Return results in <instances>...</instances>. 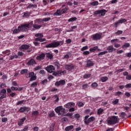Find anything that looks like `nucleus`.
I'll use <instances>...</instances> for the list:
<instances>
[{"instance_id": "nucleus-49", "label": "nucleus", "mask_w": 131, "mask_h": 131, "mask_svg": "<svg viewBox=\"0 0 131 131\" xmlns=\"http://www.w3.org/2000/svg\"><path fill=\"white\" fill-rule=\"evenodd\" d=\"M89 84H85L82 85V90H86L89 88Z\"/></svg>"}, {"instance_id": "nucleus-41", "label": "nucleus", "mask_w": 131, "mask_h": 131, "mask_svg": "<svg viewBox=\"0 0 131 131\" xmlns=\"http://www.w3.org/2000/svg\"><path fill=\"white\" fill-rule=\"evenodd\" d=\"M28 72V70L23 69L20 71V74H25V73H27Z\"/></svg>"}, {"instance_id": "nucleus-30", "label": "nucleus", "mask_w": 131, "mask_h": 131, "mask_svg": "<svg viewBox=\"0 0 131 131\" xmlns=\"http://www.w3.org/2000/svg\"><path fill=\"white\" fill-rule=\"evenodd\" d=\"M77 20V18L76 17H71V18L68 19V22H74V21H76Z\"/></svg>"}, {"instance_id": "nucleus-50", "label": "nucleus", "mask_w": 131, "mask_h": 131, "mask_svg": "<svg viewBox=\"0 0 131 131\" xmlns=\"http://www.w3.org/2000/svg\"><path fill=\"white\" fill-rule=\"evenodd\" d=\"M6 86L7 85H6V83H0V88H1V89H4V88H6Z\"/></svg>"}, {"instance_id": "nucleus-36", "label": "nucleus", "mask_w": 131, "mask_h": 131, "mask_svg": "<svg viewBox=\"0 0 131 131\" xmlns=\"http://www.w3.org/2000/svg\"><path fill=\"white\" fill-rule=\"evenodd\" d=\"M125 116H126V114H125V113L124 112L121 113L120 115V117H121L122 119H123L124 118V117H125Z\"/></svg>"}, {"instance_id": "nucleus-54", "label": "nucleus", "mask_w": 131, "mask_h": 131, "mask_svg": "<svg viewBox=\"0 0 131 131\" xmlns=\"http://www.w3.org/2000/svg\"><path fill=\"white\" fill-rule=\"evenodd\" d=\"M3 54H5L7 56H9V55H10V54H11V53H10V51L8 50L7 51H3Z\"/></svg>"}, {"instance_id": "nucleus-39", "label": "nucleus", "mask_w": 131, "mask_h": 131, "mask_svg": "<svg viewBox=\"0 0 131 131\" xmlns=\"http://www.w3.org/2000/svg\"><path fill=\"white\" fill-rule=\"evenodd\" d=\"M98 49V47L96 46V47H94L93 48H90V52H94L95 51H96V50H97Z\"/></svg>"}, {"instance_id": "nucleus-5", "label": "nucleus", "mask_w": 131, "mask_h": 131, "mask_svg": "<svg viewBox=\"0 0 131 131\" xmlns=\"http://www.w3.org/2000/svg\"><path fill=\"white\" fill-rule=\"evenodd\" d=\"M106 13H107V10L105 9L97 10L94 12L95 15H98L99 17H104Z\"/></svg>"}, {"instance_id": "nucleus-13", "label": "nucleus", "mask_w": 131, "mask_h": 131, "mask_svg": "<svg viewBox=\"0 0 131 131\" xmlns=\"http://www.w3.org/2000/svg\"><path fill=\"white\" fill-rule=\"evenodd\" d=\"M74 106H75L74 102H69L65 105L66 108H68V109L72 108V107H74Z\"/></svg>"}, {"instance_id": "nucleus-23", "label": "nucleus", "mask_w": 131, "mask_h": 131, "mask_svg": "<svg viewBox=\"0 0 131 131\" xmlns=\"http://www.w3.org/2000/svg\"><path fill=\"white\" fill-rule=\"evenodd\" d=\"M29 48V45H24L21 46L20 49L21 50H28Z\"/></svg>"}, {"instance_id": "nucleus-42", "label": "nucleus", "mask_w": 131, "mask_h": 131, "mask_svg": "<svg viewBox=\"0 0 131 131\" xmlns=\"http://www.w3.org/2000/svg\"><path fill=\"white\" fill-rule=\"evenodd\" d=\"M37 86V82H34L31 85V88H36Z\"/></svg>"}, {"instance_id": "nucleus-17", "label": "nucleus", "mask_w": 131, "mask_h": 131, "mask_svg": "<svg viewBox=\"0 0 131 131\" xmlns=\"http://www.w3.org/2000/svg\"><path fill=\"white\" fill-rule=\"evenodd\" d=\"M64 71H59L57 73L55 72L53 73V75H55V76H58V75H63V74H64Z\"/></svg>"}, {"instance_id": "nucleus-29", "label": "nucleus", "mask_w": 131, "mask_h": 131, "mask_svg": "<svg viewBox=\"0 0 131 131\" xmlns=\"http://www.w3.org/2000/svg\"><path fill=\"white\" fill-rule=\"evenodd\" d=\"M130 46V45L129 44V43L126 42L122 47V48L125 49V48H129Z\"/></svg>"}, {"instance_id": "nucleus-26", "label": "nucleus", "mask_w": 131, "mask_h": 131, "mask_svg": "<svg viewBox=\"0 0 131 131\" xmlns=\"http://www.w3.org/2000/svg\"><path fill=\"white\" fill-rule=\"evenodd\" d=\"M103 112H104V110L102 109V108H100L97 111V114L98 115H101V114H102Z\"/></svg>"}, {"instance_id": "nucleus-61", "label": "nucleus", "mask_w": 131, "mask_h": 131, "mask_svg": "<svg viewBox=\"0 0 131 131\" xmlns=\"http://www.w3.org/2000/svg\"><path fill=\"white\" fill-rule=\"evenodd\" d=\"M121 95H122V92H120V91H118L117 92H116V96H120Z\"/></svg>"}, {"instance_id": "nucleus-25", "label": "nucleus", "mask_w": 131, "mask_h": 131, "mask_svg": "<svg viewBox=\"0 0 131 131\" xmlns=\"http://www.w3.org/2000/svg\"><path fill=\"white\" fill-rule=\"evenodd\" d=\"M35 36L39 38H42V37H43V35L42 33H37L35 35Z\"/></svg>"}, {"instance_id": "nucleus-40", "label": "nucleus", "mask_w": 131, "mask_h": 131, "mask_svg": "<svg viewBox=\"0 0 131 131\" xmlns=\"http://www.w3.org/2000/svg\"><path fill=\"white\" fill-rule=\"evenodd\" d=\"M91 86H92V88H93V89H96V88H97L98 86V83H97L96 82L93 83L91 84Z\"/></svg>"}, {"instance_id": "nucleus-55", "label": "nucleus", "mask_w": 131, "mask_h": 131, "mask_svg": "<svg viewBox=\"0 0 131 131\" xmlns=\"http://www.w3.org/2000/svg\"><path fill=\"white\" fill-rule=\"evenodd\" d=\"M118 102H119V100L117 99L113 102V104L114 105H117V104H118Z\"/></svg>"}, {"instance_id": "nucleus-11", "label": "nucleus", "mask_w": 131, "mask_h": 131, "mask_svg": "<svg viewBox=\"0 0 131 131\" xmlns=\"http://www.w3.org/2000/svg\"><path fill=\"white\" fill-rule=\"evenodd\" d=\"M46 57V54L45 53H41L37 56L36 58V60L38 61H41V60H43Z\"/></svg>"}, {"instance_id": "nucleus-60", "label": "nucleus", "mask_w": 131, "mask_h": 131, "mask_svg": "<svg viewBox=\"0 0 131 131\" xmlns=\"http://www.w3.org/2000/svg\"><path fill=\"white\" fill-rule=\"evenodd\" d=\"M74 117L75 118H76L77 119H78V118L80 117V115H79V114H76L74 116Z\"/></svg>"}, {"instance_id": "nucleus-56", "label": "nucleus", "mask_w": 131, "mask_h": 131, "mask_svg": "<svg viewBox=\"0 0 131 131\" xmlns=\"http://www.w3.org/2000/svg\"><path fill=\"white\" fill-rule=\"evenodd\" d=\"M59 81L60 84V85L61 84L62 85H63V84H65L66 83L65 80H61Z\"/></svg>"}, {"instance_id": "nucleus-62", "label": "nucleus", "mask_w": 131, "mask_h": 131, "mask_svg": "<svg viewBox=\"0 0 131 131\" xmlns=\"http://www.w3.org/2000/svg\"><path fill=\"white\" fill-rule=\"evenodd\" d=\"M91 77V74H85L83 76V78H89Z\"/></svg>"}, {"instance_id": "nucleus-48", "label": "nucleus", "mask_w": 131, "mask_h": 131, "mask_svg": "<svg viewBox=\"0 0 131 131\" xmlns=\"http://www.w3.org/2000/svg\"><path fill=\"white\" fill-rule=\"evenodd\" d=\"M4 94H7V90L5 89H2L0 92V95H2Z\"/></svg>"}, {"instance_id": "nucleus-38", "label": "nucleus", "mask_w": 131, "mask_h": 131, "mask_svg": "<svg viewBox=\"0 0 131 131\" xmlns=\"http://www.w3.org/2000/svg\"><path fill=\"white\" fill-rule=\"evenodd\" d=\"M36 115H38V111H36L32 113V116L34 117V116H36Z\"/></svg>"}, {"instance_id": "nucleus-12", "label": "nucleus", "mask_w": 131, "mask_h": 131, "mask_svg": "<svg viewBox=\"0 0 131 131\" xmlns=\"http://www.w3.org/2000/svg\"><path fill=\"white\" fill-rule=\"evenodd\" d=\"M30 111V108L29 107H21L19 108V111L21 113L23 112H28L29 111Z\"/></svg>"}, {"instance_id": "nucleus-6", "label": "nucleus", "mask_w": 131, "mask_h": 131, "mask_svg": "<svg viewBox=\"0 0 131 131\" xmlns=\"http://www.w3.org/2000/svg\"><path fill=\"white\" fill-rule=\"evenodd\" d=\"M46 70L48 71L49 73H56L55 71H56L55 69V67L53 66L50 65L46 68Z\"/></svg>"}, {"instance_id": "nucleus-47", "label": "nucleus", "mask_w": 131, "mask_h": 131, "mask_svg": "<svg viewBox=\"0 0 131 131\" xmlns=\"http://www.w3.org/2000/svg\"><path fill=\"white\" fill-rule=\"evenodd\" d=\"M51 20V17H46L42 19V21L43 22H48V21H50Z\"/></svg>"}, {"instance_id": "nucleus-9", "label": "nucleus", "mask_w": 131, "mask_h": 131, "mask_svg": "<svg viewBox=\"0 0 131 131\" xmlns=\"http://www.w3.org/2000/svg\"><path fill=\"white\" fill-rule=\"evenodd\" d=\"M65 69H66V70H69V71H71V70H73V69H74V65L72 63L66 64Z\"/></svg>"}, {"instance_id": "nucleus-21", "label": "nucleus", "mask_w": 131, "mask_h": 131, "mask_svg": "<svg viewBox=\"0 0 131 131\" xmlns=\"http://www.w3.org/2000/svg\"><path fill=\"white\" fill-rule=\"evenodd\" d=\"M23 14H24V15L23 16V18H28V17L30 16V13L28 12V11L24 12Z\"/></svg>"}, {"instance_id": "nucleus-45", "label": "nucleus", "mask_w": 131, "mask_h": 131, "mask_svg": "<svg viewBox=\"0 0 131 131\" xmlns=\"http://www.w3.org/2000/svg\"><path fill=\"white\" fill-rule=\"evenodd\" d=\"M49 115L50 117H53L55 116V112L54 111H51L49 113Z\"/></svg>"}, {"instance_id": "nucleus-33", "label": "nucleus", "mask_w": 131, "mask_h": 131, "mask_svg": "<svg viewBox=\"0 0 131 131\" xmlns=\"http://www.w3.org/2000/svg\"><path fill=\"white\" fill-rule=\"evenodd\" d=\"M54 129H55V123H53L50 127V131H54Z\"/></svg>"}, {"instance_id": "nucleus-18", "label": "nucleus", "mask_w": 131, "mask_h": 131, "mask_svg": "<svg viewBox=\"0 0 131 131\" xmlns=\"http://www.w3.org/2000/svg\"><path fill=\"white\" fill-rule=\"evenodd\" d=\"M25 120H26V117H24L23 119H21L20 121L18 122V125H19V126H21V125H22V124L24 123V121H25Z\"/></svg>"}, {"instance_id": "nucleus-34", "label": "nucleus", "mask_w": 131, "mask_h": 131, "mask_svg": "<svg viewBox=\"0 0 131 131\" xmlns=\"http://www.w3.org/2000/svg\"><path fill=\"white\" fill-rule=\"evenodd\" d=\"M53 98L54 99H55V103H57V102H59V97H58V95H54Z\"/></svg>"}, {"instance_id": "nucleus-7", "label": "nucleus", "mask_w": 131, "mask_h": 131, "mask_svg": "<svg viewBox=\"0 0 131 131\" xmlns=\"http://www.w3.org/2000/svg\"><path fill=\"white\" fill-rule=\"evenodd\" d=\"M102 38V33H96L93 35L92 39L93 40H99Z\"/></svg>"}, {"instance_id": "nucleus-43", "label": "nucleus", "mask_w": 131, "mask_h": 131, "mask_svg": "<svg viewBox=\"0 0 131 131\" xmlns=\"http://www.w3.org/2000/svg\"><path fill=\"white\" fill-rule=\"evenodd\" d=\"M68 11V9H67V8L60 10V12L61 14H64L66 13V12H67Z\"/></svg>"}, {"instance_id": "nucleus-1", "label": "nucleus", "mask_w": 131, "mask_h": 131, "mask_svg": "<svg viewBox=\"0 0 131 131\" xmlns=\"http://www.w3.org/2000/svg\"><path fill=\"white\" fill-rule=\"evenodd\" d=\"M119 120L118 116H113L112 117H109L107 119L106 121L108 125H113L118 123Z\"/></svg>"}, {"instance_id": "nucleus-28", "label": "nucleus", "mask_w": 131, "mask_h": 131, "mask_svg": "<svg viewBox=\"0 0 131 131\" xmlns=\"http://www.w3.org/2000/svg\"><path fill=\"white\" fill-rule=\"evenodd\" d=\"M19 32H21L20 31V29H19V27H18L17 29H15L13 30L14 34H17V33H19Z\"/></svg>"}, {"instance_id": "nucleus-24", "label": "nucleus", "mask_w": 131, "mask_h": 131, "mask_svg": "<svg viewBox=\"0 0 131 131\" xmlns=\"http://www.w3.org/2000/svg\"><path fill=\"white\" fill-rule=\"evenodd\" d=\"M62 13H61V10H57L55 13L54 14V16H61Z\"/></svg>"}, {"instance_id": "nucleus-51", "label": "nucleus", "mask_w": 131, "mask_h": 131, "mask_svg": "<svg viewBox=\"0 0 131 131\" xmlns=\"http://www.w3.org/2000/svg\"><path fill=\"white\" fill-rule=\"evenodd\" d=\"M48 83V79H45L41 82V84H47Z\"/></svg>"}, {"instance_id": "nucleus-58", "label": "nucleus", "mask_w": 131, "mask_h": 131, "mask_svg": "<svg viewBox=\"0 0 131 131\" xmlns=\"http://www.w3.org/2000/svg\"><path fill=\"white\" fill-rule=\"evenodd\" d=\"M54 64L55 65V66L56 67V68L58 69L59 68V66H60V63H59L58 62H54Z\"/></svg>"}, {"instance_id": "nucleus-16", "label": "nucleus", "mask_w": 131, "mask_h": 131, "mask_svg": "<svg viewBox=\"0 0 131 131\" xmlns=\"http://www.w3.org/2000/svg\"><path fill=\"white\" fill-rule=\"evenodd\" d=\"M86 67H92V66H94V61L88 60L87 61V63L86 64Z\"/></svg>"}, {"instance_id": "nucleus-44", "label": "nucleus", "mask_w": 131, "mask_h": 131, "mask_svg": "<svg viewBox=\"0 0 131 131\" xmlns=\"http://www.w3.org/2000/svg\"><path fill=\"white\" fill-rule=\"evenodd\" d=\"M2 96L0 97V101L1 100H3V99H5V98L7 97V94H1Z\"/></svg>"}, {"instance_id": "nucleus-2", "label": "nucleus", "mask_w": 131, "mask_h": 131, "mask_svg": "<svg viewBox=\"0 0 131 131\" xmlns=\"http://www.w3.org/2000/svg\"><path fill=\"white\" fill-rule=\"evenodd\" d=\"M55 111L58 114V115L64 116L65 115V108H63V106H58L55 108Z\"/></svg>"}, {"instance_id": "nucleus-19", "label": "nucleus", "mask_w": 131, "mask_h": 131, "mask_svg": "<svg viewBox=\"0 0 131 131\" xmlns=\"http://www.w3.org/2000/svg\"><path fill=\"white\" fill-rule=\"evenodd\" d=\"M42 27V25H37L36 24H33V28H34L36 30H38V29H40V28H41V27Z\"/></svg>"}, {"instance_id": "nucleus-3", "label": "nucleus", "mask_w": 131, "mask_h": 131, "mask_svg": "<svg viewBox=\"0 0 131 131\" xmlns=\"http://www.w3.org/2000/svg\"><path fill=\"white\" fill-rule=\"evenodd\" d=\"M61 43V45H63V42L62 41L59 42V41H55L49 44L46 45V48H57L59 47L60 44Z\"/></svg>"}, {"instance_id": "nucleus-32", "label": "nucleus", "mask_w": 131, "mask_h": 131, "mask_svg": "<svg viewBox=\"0 0 131 131\" xmlns=\"http://www.w3.org/2000/svg\"><path fill=\"white\" fill-rule=\"evenodd\" d=\"M101 80L102 82H105L108 80V77H102L101 78Z\"/></svg>"}, {"instance_id": "nucleus-35", "label": "nucleus", "mask_w": 131, "mask_h": 131, "mask_svg": "<svg viewBox=\"0 0 131 131\" xmlns=\"http://www.w3.org/2000/svg\"><path fill=\"white\" fill-rule=\"evenodd\" d=\"M98 5H99V2H98V1H94L91 3V6H98Z\"/></svg>"}, {"instance_id": "nucleus-63", "label": "nucleus", "mask_w": 131, "mask_h": 131, "mask_svg": "<svg viewBox=\"0 0 131 131\" xmlns=\"http://www.w3.org/2000/svg\"><path fill=\"white\" fill-rule=\"evenodd\" d=\"M83 103H82V102H78L77 105L78 106V107H82L83 106Z\"/></svg>"}, {"instance_id": "nucleus-53", "label": "nucleus", "mask_w": 131, "mask_h": 131, "mask_svg": "<svg viewBox=\"0 0 131 131\" xmlns=\"http://www.w3.org/2000/svg\"><path fill=\"white\" fill-rule=\"evenodd\" d=\"M24 100H21L17 102L16 103V105H22V104H24Z\"/></svg>"}, {"instance_id": "nucleus-52", "label": "nucleus", "mask_w": 131, "mask_h": 131, "mask_svg": "<svg viewBox=\"0 0 131 131\" xmlns=\"http://www.w3.org/2000/svg\"><path fill=\"white\" fill-rule=\"evenodd\" d=\"M39 69H41V66H38L37 67H36L34 69V70H35V71H37V70H39Z\"/></svg>"}, {"instance_id": "nucleus-10", "label": "nucleus", "mask_w": 131, "mask_h": 131, "mask_svg": "<svg viewBox=\"0 0 131 131\" xmlns=\"http://www.w3.org/2000/svg\"><path fill=\"white\" fill-rule=\"evenodd\" d=\"M37 63H36V61H35L34 59H31L27 63V65H28L29 66H34L36 65Z\"/></svg>"}, {"instance_id": "nucleus-8", "label": "nucleus", "mask_w": 131, "mask_h": 131, "mask_svg": "<svg viewBox=\"0 0 131 131\" xmlns=\"http://www.w3.org/2000/svg\"><path fill=\"white\" fill-rule=\"evenodd\" d=\"M29 77L30 78V81H33L36 80V76L34 75V72L29 73Z\"/></svg>"}, {"instance_id": "nucleus-57", "label": "nucleus", "mask_w": 131, "mask_h": 131, "mask_svg": "<svg viewBox=\"0 0 131 131\" xmlns=\"http://www.w3.org/2000/svg\"><path fill=\"white\" fill-rule=\"evenodd\" d=\"M125 88H126V89H131V83L126 84Z\"/></svg>"}, {"instance_id": "nucleus-4", "label": "nucleus", "mask_w": 131, "mask_h": 131, "mask_svg": "<svg viewBox=\"0 0 131 131\" xmlns=\"http://www.w3.org/2000/svg\"><path fill=\"white\" fill-rule=\"evenodd\" d=\"M28 28H29V24H24L18 26L20 32H26L28 31Z\"/></svg>"}, {"instance_id": "nucleus-15", "label": "nucleus", "mask_w": 131, "mask_h": 131, "mask_svg": "<svg viewBox=\"0 0 131 131\" xmlns=\"http://www.w3.org/2000/svg\"><path fill=\"white\" fill-rule=\"evenodd\" d=\"M95 118L94 117H91L87 121H84V123L86 124L87 125H89V124L90 123V122H92V121H94Z\"/></svg>"}, {"instance_id": "nucleus-14", "label": "nucleus", "mask_w": 131, "mask_h": 131, "mask_svg": "<svg viewBox=\"0 0 131 131\" xmlns=\"http://www.w3.org/2000/svg\"><path fill=\"white\" fill-rule=\"evenodd\" d=\"M106 50L108 51V53H112L113 52H115V51H116V49L113 48V46L107 47Z\"/></svg>"}, {"instance_id": "nucleus-31", "label": "nucleus", "mask_w": 131, "mask_h": 131, "mask_svg": "<svg viewBox=\"0 0 131 131\" xmlns=\"http://www.w3.org/2000/svg\"><path fill=\"white\" fill-rule=\"evenodd\" d=\"M119 21V23H120V24H122V23H125V22H126L127 21V20H126V19L124 18V19H121L120 20H118Z\"/></svg>"}, {"instance_id": "nucleus-22", "label": "nucleus", "mask_w": 131, "mask_h": 131, "mask_svg": "<svg viewBox=\"0 0 131 131\" xmlns=\"http://www.w3.org/2000/svg\"><path fill=\"white\" fill-rule=\"evenodd\" d=\"M73 128H74V126L73 125H70V126H67L65 128V130L69 131V130H71V129H73Z\"/></svg>"}, {"instance_id": "nucleus-64", "label": "nucleus", "mask_w": 131, "mask_h": 131, "mask_svg": "<svg viewBox=\"0 0 131 131\" xmlns=\"http://www.w3.org/2000/svg\"><path fill=\"white\" fill-rule=\"evenodd\" d=\"M126 79L127 80H131V75H128L127 76H126Z\"/></svg>"}, {"instance_id": "nucleus-37", "label": "nucleus", "mask_w": 131, "mask_h": 131, "mask_svg": "<svg viewBox=\"0 0 131 131\" xmlns=\"http://www.w3.org/2000/svg\"><path fill=\"white\" fill-rule=\"evenodd\" d=\"M105 54H108V51H103V52H100L98 54V56H101V55H105Z\"/></svg>"}, {"instance_id": "nucleus-59", "label": "nucleus", "mask_w": 131, "mask_h": 131, "mask_svg": "<svg viewBox=\"0 0 131 131\" xmlns=\"http://www.w3.org/2000/svg\"><path fill=\"white\" fill-rule=\"evenodd\" d=\"M88 49H89V47L88 46H84L81 49V51L83 52V51H85V50H88Z\"/></svg>"}, {"instance_id": "nucleus-20", "label": "nucleus", "mask_w": 131, "mask_h": 131, "mask_svg": "<svg viewBox=\"0 0 131 131\" xmlns=\"http://www.w3.org/2000/svg\"><path fill=\"white\" fill-rule=\"evenodd\" d=\"M45 56H46L47 58H48V59H50V60L53 59V54H50V53H45Z\"/></svg>"}, {"instance_id": "nucleus-46", "label": "nucleus", "mask_w": 131, "mask_h": 131, "mask_svg": "<svg viewBox=\"0 0 131 131\" xmlns=\"http://www.w3.org/2000/svg\"><path fill=\"white\" fill-rule=\"evenodd\" d=\"M123 33V31L121 30H118L117 32L115 33V34L116 35H120V34H122Z\"/></svg>"}, {"instance_id": "nucleus-27", "label": "nucleus", "mask_w": 131, "mask_h": 131, "mask_svg": "<svg viewBox=\"0 0 131 131\" xmlns=\"http://www.w3.org/2000/svg\"><path fill=\"white\" fill-rule=\"evenodd\" d=\"M31 8H37V5L34 4H30L27 7V9H31Z\"/></svg>"}]
</instances>
